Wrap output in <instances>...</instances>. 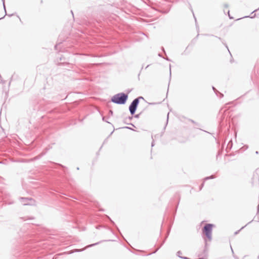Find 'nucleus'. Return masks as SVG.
Masks as SVG:
<instances>
[{
	"mask_svg": "<svg viewBox=\"0 0 259 259\" xmlns=\"http://www.w3.org/2000/svg\"><path fill=\"white\" fill-rule=\"evenodd\" d=\"M102 119H103V120H104V121H106V120H105V117H103Z\"/></svg>",
	"mask_w": 259,
	"mask_h": 259,
	"instance_id": "obj_20",
	"label": "nucleus"
},
{
	"mask_svg": "<svg viewBox=\"0 0 259 259\" xmlns=\"http://www.w3.org/2000/svg\"><path fill=\"white\" fill-rule=\"evenodd\" d=\"M228 51L229 53H230L229 49H228Z\"/></svg>",
	"mask_w": 259,
	"mask_h": 259,
	"instance_id": "obj_28",
	"label": "nucleus"
},
{
	"mask_svg": "<svg viewBox=\"0 0 259 259\" xmlns=\"http://www.w3.org/2000/svg\"><path fill=\"white\" fill-rule=\"evenodd\" d=\"M218 93V94H219V95H220V98H222L224 97V95H223L222 93H220V92H219V93Z\"/></svg>",
	"mask_w": 259,
	"mask_h": 259,
	"instance_id": "obj_10",
	"label": "nucleus"
},
{
	"mask_svg": "<svg viewBox=\"0 0 259 259\" xmlns=\"http://www.w3.org/2000/svg\"><path fill=\"white\" fill-rule=\"evenodd\" d=\"M20 200H21L22 203L25 205H30L31 203L29 202V201H32V199L30 198L28 199L27 198H24V197H21Z\"/></svg>",
	"mask_w": 259,
	"mask_h": 259,
	"instance_id": "obj_4",
	"label": "nucleus"
},
{
	"mask_svg": "<svg viewBox=\"0 0 259 259\" xmlns=\"http://www.w3.org/2000/svg\"><path fill=\"white\" fill-rule=\"evenodd\" d=\"M192 122L194 123V121L193 120H191Z\"/></svg>",
	"mask_w": 259,
	"mask_h": 259,
	"instance_id": "obj_25",
	"label": "nucleus"
},
{
	"mask_svg": "<svg viewBox=\"0 0 259 259\" xmlns=\"http://www.w3.org/2000/svg\"><path fill=\"white\" fill-rule=\"evenodd\" d=\"M259 209V204H258V209Z\"/></svg>",
	"mask_w": 259,
	"mask_h": 259,
	"instance_id": "obj_32",
	"label": "nucleus"
},
{
	"mask_svg": "<svg viewBox=\"0 0 259 259\" xmlns=\"http://www.w3.org/2000/svg\"><path fill=\"white\" fill-rule=\"evenodd\" d=\"M109 113H110L111 115H112V114H113V111H112V110H111L109 111Z\"/></svg>",
	"mask_w": 259,
	"mask_h": 259,
	"instance_id": "obj_16",
	"label": "nucleus"
},
{
	"mask_svg": "<svg viewBox=\"0 0 259 259\" xmlns=\"http://www.w3.org/2000/svg\"><path fill=\"white\" fill-rule=\"evenodd\" d=\"M151 146L152 147L154 146V142H152Z\"/></svg>",
	"mask_w": 259,
	"mask_h": 259,
	"instance_id": "obj_22",
	"label": "nucleus"
},
{
	"mask_svg": "<svg viewBox=\"0 0 259 259\" xmlns=\"http://www.w3.org/2000/svg\"><path fill=\"white\" fill-rule=\"evenodd\" d=\"M149 65H147V66H146V68H148V67H149Z\"/></svg>",
	"mask_w": 259,
	"mask_h": 259,
	"instance_id": "obj_26",
	"label": "nucleus"
},
{
	"mask_svg": "<svg viewBox=\"0 0 259 259\" xmlns=\"http://www.w3.org/2000/svg\"><path fill=\"white\" fill-rule=\"evenodd\" d=\"M212 90L214 92V93L217 95L218 93H219V91L213 87H212Z\"/></svg>",
	"mask_w": 259,
	"mask_h": 259,
	"instance_id": "obj_8",
	"label": "nucleus"
},
{
	"mask_svg": "<svg viewBox=\"0 0 259 259\" xmlns=\"http://www.w3.org/2000/svg\"><path fill=\"white\" fill-rule=\"evenodd\" d=\"M214 178V177L212 175L210 177H206L205 179H204V180H209V179H213Z\"/></svg>",
	"mask_w": 259,
	"mask_h": 259,
	"instance_id": "obj_5",
	"label": "nucleus"
},
{
	"mask_svg": "<svg viewBox=\"0 0 259 259\" xmlns=\"http://www.w3.org/2000/svg\"><path fill=\"white\" fill-rule=\"evenodd\" d=\"M253 179H256V180L259 181L258 177L257 174L256 173L253 174Z\"/></svg>",
	"mask_w": 259,
	"mask_h": 259,
	"instance_id": "obj_6",
	"label": "nucleus"
},
{
	"mask_svg": "<svg viewBox=\"0 0 259 259\" xmlns=\"http://www.w3.org/2000/svg\"><path fill=\"white\" fill-rule=\"evenodd\" d=\"M127 98L128 96L127 94L120 93L114 95L112 97L111 101L114 103L122 105L126 103Z\"/></svg>",
	"mask_w": 259,
	"mask_h": 259,
	"instance_id": "obj_1",
	"label": "nucleus"
},
{
	"mask_svg": "<svg viewBox=\"0 0 259 259\" xmlns=\"http://www.w3.org/2000/svg\"><path fill=\"white\" fill-rule=\"evenodd\" d=\"M57 45H56V46H55V49H57Z\"/></svg>",
	"mask_w": 259,
	"mask_h": 259,
	"instance_id": "obj_24",
	"label": "nucleus"
},
{
	"mask_svg": "<svg viewBox=\"0 0 259 259\" xmlns=\"http://www.w3.org/2000/svg\"><path fill=\"white\" fill-rule=\"evenodd\" d=\"M247 225H246L245 226L242 227L240 230H242V229H243Z\"/></svg>",
	"mask_w": 259,
	"mask_h": 259,
	"instance_id": "obj_23",
	"label": "nucleus"
},
{
	"mask_svg": "<svg viewBox=\"0 0 259 259\" xmlns=\"http://www.w3.org/2000/svg\"><path fill=\"white\" fill-rule=\"evenodd\" d=\"M139 116H140V114H137V115H135V117L137 118H139Z\"/></svg>",
	"mask_w": 259,
	"mask_h": 259,
	"instance_id": "obj_12",
	"label": "nucleus"
},
{
	"mask_svg": "<svg viewBox=\"0 0 259 259\" xmlns=\"http://www.w3.org/2000/svg\"><path fill=\"white\" fill-rule=\"evenodd\" d=\"M182 254V252L181 251H178L177 253V255L180 257V258H182L183 256H181V254Z\"/></svg>",
	"mask_w": 259,
	"mask_h": 259,
	"instance_id": "obj_7",
	"label": "nucleus"
},
{
	"mask_svg": "<svg viewBox=\"0 0 259 259\" xmlns=\"http://www.w3.org/2000/svg\"><path fill=\"white\" fill-rule=\"evenodd\" d=\"M99 243H94V244H91V245H88L87 247H92V246H95L97 244H98Z\"/></svg>",
	"mask_w": 259,
	"mask_h": 259,
	"instance_id": "obj_9",
	"label": "nucleus"
},
{
	"mask_svg": "<svg viewBox=\"0 0 259 259\" xmlns=\"http://www.w3.org/2000/svg\"><path fill=\"white\" fill-rule=\"evenodd\" d=\"M224 7L227 8L228 7V5L227 4H225Z\"/></svg>",
	"mask_w": 259,
	"mask_h": 259,
	"instance_id": "obj_15",
	"label": "nucleus"
},
{
	"mask_svg": "<svg viewBox=\"0 0 259 259\" xmlns=\"http://www.w3.org/2000/svg\"><path fill=\"white\" fill-rule=\"evenodd\" d=\"M125 128L132 130L131 128L129 127H127V126L125 127Z\"/></svg>",
	"mask_w": 259,
	"mask_h": 259,
	"instance_id": "obj_21",
	"label": "nucleus"
},
{
	"mask_svg": "<svg viewBox=\"0 0 259 259\" xmlns=\"http://www.w3.org/2000/svg\"><path fill=\"white\" fill-rule=\"evenodd\" d=\"M140 99H144V98L142 97H139L135 99L130 105L129 110L132 115L135 113L138 106L139 104Z\"/></svg>",
	"mask_w": 259,
	"mask_h": 259,
	"instance_id": "obj_3",
	"label": "nucleus"
},
{
	"mask_svg": "<svg viewBox=\"0 0 259 259\" xmlns=\"http://www.w3.org/2000/svg\"><path fill=\"white\" fill-rule=\"evenodd\" d=\"M170 74H171V66L169 65Z\"/></svg>",
	"mask_w": 259,
	"mask_h": 259,
	"instance_id": "obj_19",
	"label": "nucleus"
},
{
	"mask_svg": "<svg viewBox=\"0 0 259 259\" xmlns=\"http://www.w3.org/2000/svg\"><path fill=\"white\" fill-rule=\"evenodd\" d=\"M255 16V14H254L253 16H244L243 18H248V17H250V18H253Z\"/></svg>",
	"mask_w": 259,
	"mask_h": 259,
	"instance_id": "obj_11",
	"label": "nucleus"
},
{
	"mask_svg": "<svg viewBox=\"0 0 259 259\" xmlns=\"http://www.w3.org/2000/svg\"><path fill=\"white\" fill-rule=\"evenodd\" d=\"M3 6H4V8L5 10H6V9H5V3H4V0H3Z\"/></svg>",
	"mask_w": 259,
	"mask_h": 259,
	"instance_id": "obj_14",
	"label": "nucleus"
},
{
	"mask_svg": "<svg viewBox=\"0 0 259 259\" xmlns=\"http://www.w3.org/2000/svg\"><path fill=\"white\" fill-rule=\"evenodd\" d=\"M238 233V232H235V234H237Z\"/></svg>",
	"mask_w": 259,
	"mask_h": 259,
	"instance_id": "obj_31",
	"label": "nucleus"
},
{
	"mask_svg": "<svg viewBox=\"0 0 259 259\" xmlns=\"http://www.w3.org/2000/svg\"><path fill=\"white\" fill-rule=\"evenodd\" d=\"M228 51L229 53H230L229 49H228Z\"/></svg>",
	"mask_w": 259,
	"mask_h": 259,
	"instance_id": "obj_27",
	"label": "nucleus"
},
{
	"mask_svg": "<svg viewBox=\"0 0 259 259\" xmlns=\"http://www.w3.org/2000/svg\"><path fill=\"white\" fill-rule=\"evenodd\" d=\"M226 48L228 49V46L226 45Z\"/></svg>",
	"mask_w": 259,
	"mask_h": 259,
	"instance_id": "obj_30",
	"label": "nucleus"
},
{
	"mask_svg": "<svg viewBox=\"0 0 259 259\" xmlns=\"http://www.w3.org/2000/svg\"><path fill=\"white\" fill-rule=\"evenodd\" d=\"M132 118H133V116H132L131 117H128V119H129L130 120H131Z\"/></svg>",
	"mask_w": 259,
	"mask_h": 259,
	"instance_id": "obj_18",
	"label": "nucleus"
},
{
	"mask_svg": "<svg viewBox=\"0 0 259 259\" xmlns=\"http://www.w3.org/2000/svg\"><path fill=\"white\" fill-rule=\"evenodd\" d=\"M236 259H239L238 257H236Z\"/></svg>",
	"mask_w": 259,
	"mask_h": 259,
	"instance_id": "obj_33",
	"label": "nucleus"
},
{
	"mask_svg": "<svg viewBox=\"0 0 259 259\" xmlns=\"http://www.w3.org/2000/svg\"><path fill=\"white\" fill-rule=\"evenodd\" d=\"M84 249H81V250H79V249H76V250H75V251H77V252H78V251H82V250H83Z\"/></svg>",
	"mask_w": 259,
	"mask_h": 259,
	"instance_id": "obj_13",
	"label": "nucleus"
},
{
	"mask_svg": "<svg viewBox=\"0 0 259 259\" xmlns=\"http://www.w3.org/2000/svg\"><path fill=\"white\" fill-rule=\"evenodd\" d=\"M228 51L229 53H230L229 49H228Z\"/></svg>",
	"mask_w": 259,
	"mask_h": 259,
	"instance_id": "obj_29",
	"label": "nucleus"
},
{
	"mask_svg": "<svg viewBox=\"0 0 259 259\" xmlns=\"http://www.w3.org/2000/svg\"><path fill=\"white\" fill-rule=\"evenodd\" d=\"M257 11V9H256L255 10H254L252 13H251V14H252L254 12H256Z\"/></svg>",
	"mask_w": 259,
	"mask_h": 259,
	"instance_id": "obj_17",
	"label": "nucleus"
},
{
	"mask_svg": "<svg viewBox=\"0 0 259 259\" xmlns=\"http://www.w3.org/2000/svg\"><path fill=\"white\" fill-rule=\"evenodd\" d=\"M213 225L211 224H206L203 229V233L205 234L208 241H211L212 240V231Z\"/></svg>",
	"mask_w": 259,
	"mask_h": 259,
	"instance_id": "obj_2",
	"label": "nucleus"
}]
</instances>
